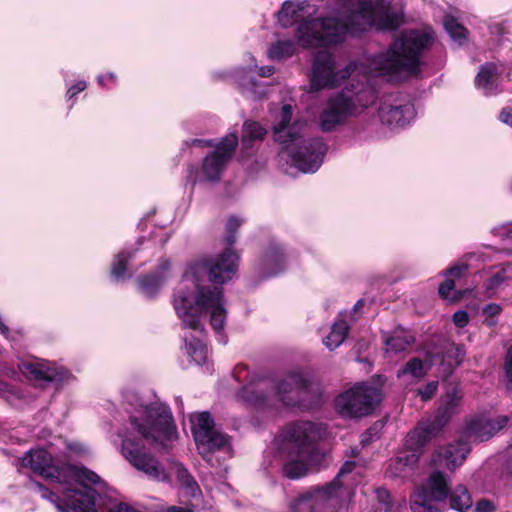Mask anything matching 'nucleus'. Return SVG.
Segmentation results:
<instances>
[{
	"mask_svg": "<svg viewBox=\"0 0 512 512\" xmlns=\"http://www.w3.org/2000/svg\"><path fill=\"white\" fill-rule=\"evenodd\" d=\"M314 12L305 0H286L276 13L278 24L289 28L296 22L295 39L303 48H321L343 42L348 34L367 29L395 30L403 21L401 9L386 0H336L329 15L303 19Z\"/></svg>",
	"mask_w": 512,
	"mask_h": 512,
	"instance_id": "obj_1",
	"label": "nucleus"
},
{
	"mask_svg": "<svg viewBox=\"0 0 512 512\" xmlns=\"http://www.w3.org/2000/svg\"><path fill=\"white\" fill-rule=\"evenodd\" d=\"M242 220L231 216L226 223L225 243L229 246L214 260H203L191 264L175 288L172 303L184 329L203 332L204 323L209 319L218 341L226 344L222 334L226 320L225 300L222 289H209L204 282L224 284L231 280L238 269L239 256L231 249L236 242L235 232Z\"/></svg>",
	"mask_w": 512,
	"mask_h": 512,
	"instance_id": "obj_2",
	"label": "nucleus"
},
{
	"mask_svg": "<svg viewBox=\"0 0 512 512\" xmlns=\"http://www.w3.org/2000/svg\"><path fill=\"white\" fill-rule=\"evenodd\" d=\"M435 41V33L429 26L403 31L386 51L373 56H363L358 62H350L344 69L335 70V60L328 51L314 56L310 87L312 91L334 88L345 78L354 82L359 77L386 76L400 81L420 72L422 54Z\"/></svg>",
	"mask_w": 512,
	"mask_h": 512,
	"instance_id": "obj_3",
	"label": "nucleus"
},
{
	"mask_svg": "<svg viewBox=\"0 0 512 512\" xmlns=\"http://www.w3.org/2000/svg\"><path fill=\"white\" fill-rule=\"evenodd\" d=\"M21 467L57 483L53 490L38 485L43 498L49 500L57 512H98L95 509V490L90 484L100 483V477L86 467L53 463L51 454L45 449L29 450L18 459Z\"/></svg>",
	"mask_w": 512,
	"mask_h": 512,
	"instance_id": "obj_4",
	"label": "nucleus"
},
{
	"mask_svg": "<svg viewBox=\"0 0 512 512\" xmlns=\"http://www.w3.org/2000/svg\"><path fill=\"white\" fill-rule=\"evenodd\" d=\"M238 396L257 410L275 412L292 407L310 410L321 402L319 385L302 373H291L281 380L256 378L244 386Z\"/></svg>",
	"mask_w": 512,
	"mask_h": 512,
	"instance_id": "obj_5",
	"label": "nucleus"
},
{
	"mask_svg": "<svg viewBox=\"0 0 512 512\" xmlns=\"http://www.w3.org/2000/svg\"><path fill=\"white\" fill-rule=\"evenodd\" d=\"M325 433L322 423L311 421H296L282 428L274 440V448L287 478L299 479L309 470L319 468L324 453L316 444Z\"/></svg>",
	"mask_w": 512,
	"mask_h": 512,
	"instance_id": "obj_6",
	"label": "nucleus"
},
{
	"mask_svg": "<svg viewBox=\"0 0 512 512\" xmlns=\"http://www.w3.org/2000/svg\"><path fill=\"white\" fill-rule=\"evenodd\" d=\"M272 134L288 154L292 165L303 173L316 172L323 163L328 147L321 138H304L305 123L293 119V106L283 104L279 109H270Z\"/></svg>",
	"mask_w": 512,
	"mask_h": 512,
	"instance_id": "obj_7",
	"label": "nucleus"
},
{
	"mask_svg": "<svg viewBox=\"0 0 512 512\" xmlns=\"http://www.w3.org/2000/svg\"><path fill=\"white\" fill-rule=\"evenodd\" d=\"M376 100V90L366 81L357 80L326 102L319 116V126L324 132H331L342 125L350 116L363 112Z\"/></svg>",
	"mask_w": 512,
	"mask_h": 512,
	"instance_id": "obj_8",
	"label": "nucleus"
},
{
	"mask_svg": "<svg viewBox=\"0 0 512 512\" xmlns=\"http://www.w3.org/2000/svg\"><path fill=\"white\" fill-rule=\"evenodd\" d=\"M132 427L147 441L167 447L177 439V429L168 406L153 402L140 404L130 414Z\"/></svg>",
	"mask_w": 512,
	"mask_h": 512,
	"instance_id": "obj_9",
	"label": "nucleus"
},
{
	"mask_svg": "<svg viewBox=\"0 0 512 512\" xmlns=\"http://www.w3.org/2000/svg\"><path fill=\"white\" fill-rule=\"evenodd\" d=\"M191 432L199 454L210 465H214V455L219 458L232 457L230 437L215 428L214 420L209 412L193 413L189 416Z\"/></svg>",
	"mask_w": 512,
	"mask_h": 512,
	"instance_id": "obj_10",
	"label": "nucleus"
},
{
	"mask_svg": "<svg viewBox=\"0 0 512 512\" xmlns=\"http://www.w3.org/2000/svg\"><path fill=\"white\" fill-rule=\"evenodd\" d=\"M191 145L214 147V150L203 159L201 168L193 179L194 182H214L220 179L228 162L232 158L235 148L238 145V136L235 132H230L216 144H214L212 140L192 139Z\"/></svg>",
	"mask_w": 512,
	"mask_h": 512,
	"instance_id": "obj_11",
	"label": "nucleus"
},
{
	"mask_svg": "<svg viewBox=\"0 0 512 512\" xmlns=\"http://www.w3.org/2000/svg\"><path fill=\"white\" fill-rule=\"evenodd\" d=\"M382 400L381 389L357 383L335 399L337 412L346 418H359L372 413Z\"/></svg>",
	"mask_w": 512,
	"mask_h": 512,
	"instance_id": "obj_12",
	"label": "nucleus"
},
{
	"mask_svg": "<svg viewBox=\"0 0 512 512\" xmlns=\"http://www.w3.org/2000/svg\"><path fill=\"white\" fill-rule=\"evenodd\" d=\"M448 496V480L444 473L436 471L410 498L413 512H442V503Z\"/></svg>",
	"mask_w": 512,
	"mask_h": 512,
	"instance_id": "obj_13",
	"label": "nucleus"
},
{
	"mask_svg": "<svg viewBox=\"0 0 512 512\" xmlns=\"http://www.w3.org/2000/svg\"><path fill=\"white\" fill-rule=\"evenodd\" d=\"M250 62L246 66L234 68L229 77L239 87L240 92L248 99L259 100L267 94V84L257 81L254 74L266 78L275 72V68L271 65L258 67L256 60L250 56Z\"/></svg>",
	"mask_w": 512,
	"mask_h": 512,
	"instance_id": "obj_14",
	"label": "nucleus"
},
{
	"mask_svg": "<svg viewBox=\"0 0 512 512\" xmlns=\"http://www.w3.org/2000/svg\"><path fill=\"white\" fill-rule=\"evenodd\" d=\"M20 372L36 385L48 383L69 384L74 380L73 374L65 367L41 358L21 361L18 364Z\"/></svg>",
	"mask_w": 512,
	"mask_h": 512,
	"instance_id": "obj_15",
	"label": "nucleus"
},
{
	"mask_svg": "<svg viewBox=\"0 0 512 512\" xmlns=\"http://www.w3.org/2000/svg\"><path fill=\"white\" fill-rule=\"evenodd\" d=\"M338 490V480L312 487L290 503L289 512H332L329 507L338 502Z\"/></svg>",
	"mask_w": 512,
	"mask_h": 512,
	"instance_id": "obj_16",
	"label": "nucleus"
},
{
	"mask_svg": "<svg viewBox=\"0 0 512 512\" xmlns=\"http://www.w3.org/2000/svg\"><path fill=\"white\" fill-rule=\"evenodd\" d=\"M413 104L402 99L398 94L385 97L378 108L381 123L390 129H401L415 118Z\"/></svg>",
	"mask_w": 512,
	"mask_h": 512,
	"instance_id": "obj_17",
	"label": "nucleus"
},
{
	"mask_svg": "<svg viewBox=\"0 0 512 512\" xmlns=\"http://www.w3.org/2000/svg\"><path fill=\"white\" fill-rule=\"evenodd\" d=\"M122 455L138 470L150 478L166 481L168 476L161 465L152 456L142 453L140 444L130 438H124L121 445Z\"/></svg>",
	"mask_w": 512,
	"mask_h": 512,
	"instance_id": "obj_18",
	"label": "nucleus"
},
{
	"mask_svg": "<svg viewBox=\"0 0 512 512\" xmlns=\"http://www.w3.org/2000/svg\"><path fill=\"white\" fill-rule=\"evenodd\" d=\"M507 416L489 418L479 415L472 418L464 428V437L471 442H483L496 435L508 424Z\"/></svg>",
	"mask_w": 512,
	"mask_h": 512,
	"instance_id": "obj_19",
	"label": "nucleus"
},
{
	"mask_svg": "<svg viewBox=\"0 0 512 512\" xmlns=\"http://www.w3.org/2000/svg\"><path fill=\"white\" fill-rule=\"evenodd\" d=\"M432 438V431L428 427H416L405 439L406 450L401 452L395 459L394 464L406 466L413 469L419 460L424 445Z\"/></svg>",
	"mask_w": 512,
	"mask_h": 512,
	"instance_id": "obj_20",
	"label": "nucleus"
},
{
	"mask_svg": "<svg viewBox=\"0 0 512 512\" xmlns=\"http://www.w3.org/2000/svg\"><path fill=\"white\" fill-rule=\"evenodd\" d=\"M461 395L456 388H452L440 398L434 420L428 424H422L419 427H428L432 431V437L458 413L461 404Z\"/></svg>",
	"mask_w": 512,
	"mask_h": 512,
	"instance_id": "obj_21",
	"label": "nucleus"
},
{
	"mask_svg": "<svg viewBox=\"0 0 512 512\" xmlns=\"http://www.w3.org/2000/svg\"><path fill=\"white\" fill-rule=\"evenodd\" d=\"M178 477L181 481L180 495L184 498H190V502L187 506H170L166 512H194L200 507L201 502V491L198 484L189 475L188 471L178 466Z\"/></svg>",
	"mask_w": 512,
	"mask_h": 512,
	"instance_id": "obj_22",
	"label": "nucleus"
},
{
	"mask_svg": "<svg viewBox=\"0 0 512 512\" xmlns=\"http://www.w3.org/2000/svg\"><path fill=\"white\" fill-rule=\"evenodd\" d=\"M469 451L470 447L467 441L459 440L438 450L433 456L432 462L435 465H444L453 471L464 463Z\"/></svg>",
	"mask_w": 512,
	"mask_h": 512,
	"instance_id": "obj_23",
	"label": "nucleus"
},
{
	"mask_svg": "<svg viewBox=\"0 0 512 512\" xmlns=\"http://www.w3.org/2000/svg\"><path fill=\"white\" fill-rule=\"evenodd\" d=\"M286 267V258L283 249L278 244L271 245L261 256L257 269L261 277L275 276Z\"/></svg>",
	"mask_w": 512,
	"mask_h": 512,
	"instance_id": "obj_24",
	"label": "nucleus"
},
{
	"mask_svg": "<svg viewBox=\"0 0 512 512\" xmlns=\"http://www.w3.org/2000/svg\"><path fill=\"white\" fill-rule=\"evenodd\" d=\"M170 265L168 261H164L159 270L151 275H147L138 280L139 288L142 294L146 297H153L157 294L160 287L167 279V271Z\"/></svg>",
	"mask_w": 512,
	"mask_h": 512,
	"instance_id": "obj_25",
	"label": "nucleus"
},
{
	"mask_svg": "<svg viewBox=\"0 0 512 512\" xmlns=\"http://www.w3.org/2000/svg\"><path fill=\"white\" fill-rule=\"evenodd\" d=\"M476 87L485 95H492L497 92V68L493 63H486L481 66L475 78Z\"/></svg>",
	"mask_w": 512,
	"mask_h": 512,
	"instance_id": "obj_26",
	"label": "nucleus"
},
{
	"mask_svg": "<svg viewBox=\"0 0 512 512\" xmlns=\"http://www.w3.org/2000/svg\"><path fill=\"white\" fill-rule=\"evenodd\" d=\"M297 52V43L290 38L278 39L267 49V57L273 61L290 58Z\"/></svg>",
	"mask_w": 512,
	"mask_h": 512,
	"instance_id": "obj_27",
	"label": "nucleus"
},
{
	"mask_svg": "<svg viewBox=\"0 0 512 512\" xmlns=\"http://www.w3.org/2000/svg\"><path fill=\"white\" fill-rule=\"evenodd\" d=\"M184 352L196 364L203 366L206 364L209 351L206 345L197 338L184 336Z\"/></svg>",
	"mask_w": 512,
	"mask_h": 512,
	"instance_id": "obj_28",
	"label": "nucleus"
},
{
	"mask_svg": "<svg viewBox=\"0 0 512 512\" xmlns=\"http://www.w3.org/2000/svg\"><path fill=\"white\" fill-rule=\"evenodd\" d=\"M349 326L343 319H338L331 328L330 333L323 339L324 345L329 350L339 347L348 334Z\"/></svg>",
	"mask_w": 512,
	"mask_h": 512,
	"instance_id": "obj_29",
	"label": "nucleus"
},
{
	"mask_svg": "<svg viewBox=\"0 0 512 512\" xmlns=\"http://www.w3.org/2000/svg\"><path fill=\"white\" fill-rule=\"evenodd\" d=\"M94 507L98 512H143L141 509L134 505H129L124 502L109 500V502H102V498L95 491Z\"/></svg>",
	"mask_w": 512,
	"mask_h": 512,
	"instance_id": "obj_30",
	"label": "nucleus"
},
{
	"mask_svg": "<svg viewBox=\"0 0 512 512\" xmlns=\"http://www.w3.org/2000/svg\"><path fill=\"white\" fill-rule=\"evenodd\" d=\"M414 337L410 334L397 332L394 335L385 338V350L387 353H399L405 351L414 343Z\"/></svg>",
	"mask_w": 512,
	"mask_h": 512,
	"instance_id": "obj_31",
	"label": "nucleus"
},
{
	"mask_svg": "<svg viewBox=\"0 0 512 512\" xmlns=\"http://www.w3.org/2000/svg\"><path fill=\"white\" fill-rule=\"evenodd\" d=\"M425 373L422 360L419 358H412L398 370L397 377L408 382L422 378Z\"/></svg>",
	"mask_w": 512,
	"mask_h": 512,
	"instance_id": "obj_32",
	"label": "nucleus"
},
{
	"mask_svg": "<svg viewBox=\"0 0 512 512\" xmlns=\"http://www.w3.org/2000/svg\"><path fill=\"white\" fill-rule=\"evenodd\" d=\"M267 130L258 122L247 121L243 124L242 142L246 147H250L254 140H262Z\"/></svg>",
	"mask_w": 512,
	"mask_h": 512,
	"instance_id": "obj_33",
	"label": "nucleus"
},
{
	"mask_svg": "<svg viewBox=\"0 0 512 512\" xmlns=\"http://www.w3.org/2000/svg\"><path fill=\"white\" fill-rule=\"evenodd\" d=\"M450 505L454 510L465 512L472 506V499L468 490L462 486H457L450 495Z\"/></svg>",
	"mask_w": 512,
	"mask_h": 512,
	"instance_id": "obj_34",
	"label": "nucleus"
},
{
	"mask_svg": "<svg viewBox=\"0 0 512 512\" xmlns=\"http://www.w3.org/2000/svg\"><path fill=\"white\" fill-rule=\"evenodd\" d=\"M443 25L450 38L457 44L462 45L466 40L467 30L449 15L445 16Z\"/></svg>",
	"mask_w": 512,
	"mask_h": 512,
	"instance_id": "obj_35",
	"label": "nucleus"
},
{
	"mask_svg": "<svg viewBox=\"0 0 512 512\" xmlns=\"http://www.w3.org/2000/svg\"><path fill=\"white\" fill-rule=\"evenodd\" d=\"M132 257V252L125 251L116 255L111 268V275L115 280H120L125 277L127 271V263Z\"/></svg>",
	"mask_w": 512,
	"mask_h": 512,
	"instance_id": "obj_36",
	"label": "nucleus"
},
{
	"mask_svg": "<svg viewBox=\"0 0 512 512\" xmlns=\"http://www.w3.org/2000/svg\"><path fill=\"white\" fill-rule=\"evenodd\" d=\"M508 279L506 269L491 276L486 284V296L492 297L495 291Z\"/></svg>",
	"mask_w": 512,
	"mask_h": 512,
	"instance_id": "obj_37",
	"label": "nucleus"
},
{
	"mask_svg": "<svg viewBox=\"0 0 512 512\" xmlns=\"http://www.w3.org/2000/svg\"><path fill=\"white\" fill-rule=\"evenodd\" d=\"M68 457H84L89 454L88 447L76 440L65 441Z\"/></svg>",
	"mask_w": 512,
	"mask_h": 512,
	"instance_id": "obj_38",
	"label": "nucleus"
},
{
	"mask_svg": "<svg viewBox=\"0 0 512 512\" xmlns=\"http://www.w3.org/2000/svg\"><path fill=\"white\" fill-rule=\"evenodd\" d=\"M466 351L462 345H453L447 352L448 364L458 366L464 359Z\"/></svg>",
	"mask_w": 512,
	"mask_h": 512,
	"instance_id": "obj_39",
	"label": "nucleus"
},
{
	"mask_svg": "<svg viewBox=\"0 0 512 512\" xmlns=\"http://www.w3.org/2000/svg\"><path fill=\"white\" fill-rule=\"evenodd\" d=\"M438 388V382L432 381L429 382L422 390H419V395L421 396L422 400L427 401L430 400L434 394L436 393Z\"/></svg>",
	"mask_w": 512,
	"mask_h": 512,
	"instance_id": "obj_40",
	"label": "nucleus"
},
{
	"mask_svg": "<svg viewBox=\"0 0 512 512\" xmlns=\"http://www.w3.org/2000/svg\"><path fill=\"white\" fill-rule=\"evenodd\" d=\"M504 370L509 388L512 387V346L507 350Z\"/></svg>",
	"mask_w": 512,
	"mask_h": 512,
	"instance_id": "obj_41",
	"label": "nucleus"
},
{
	"mask_svg": "<svg viewBox=\"0 0 512 512\" xmlns=\"http://www.w3.org/2000/svg\"><path fill=\"white\" fill-rule=\"evenodd\" d=\"M87 88V83L85 80H79L74 85L68 87L67 89V99L71 100L74 98L77 94L84 91Z\"/></svg>",
	"mask_w": 512,
	"mask_h": 512,
	"instance_id": "obj_42",
	"label": "nucleus"
},
{
	"mask_svg": "<svg viewBox=\"0 0 512 512\" xmlns=\"http://www.w3.org/2000/svg\"><path fill=\"white\" fill-rule=\"evenodd\" d=\"M453 323L458 328H463L469 323L468 313L464 310H458L453 314Z\"/></svg>",
	"mask_w": 512,
	"mask_h": 512,
	"instance_id": "obj_43",
	"label": "nucleus"
},
{
	"mask_svg": "<svg viewBox=\"0 0 512 512\" xmlns=\"http://www.w3.org/2000/svg\"><path fill=\"white\" fill-rule=\"evenodd\" d=\"M355 467V462H352V461H347L343 464V466L341 467L340 471L338 472L337 476L333 479V480H338V483H339V490H338V497L340 496L341 494V490H342V483L340 481V478L347 474V473H350Z\"/></svg>",
	"mask_w": 512,
	"mask_h": 512,
	"instance_id": "obj_44",
	"label": "nucleus"
},
{
	"mask_svg": "<svg viewBox=\"0 0 512 512\" xmlns=\"http://www.w3.org/2000/svg\"><path fill=\"white\" fill-rule=\"evenodd\" d=\"M410 471L406 466H403L401 464L395 465L394 459L391 460L388 468V472L393 477H402L407 474V472Z\"/></svg>",
	"mask_w": 512,
	"mask_h": 512,
	"instance_id": "obj_45",
	"label": "nucleus"
},
{
	"mask_svg": "<svg viewBox=\"0 0 512 512\" xmlns=\"http://www.w3.org/2000/svg\"><path fill=\"white\" fill-rule=\"evenodd\" d=\"M454 281L453 279L445 280L438 288V293L443 299H447L449 297L450 292L454 289Z\"/></svg>",
	"mask_w": 512,
	"mask_h": 512,
	"instance_id": "obj_46",
	"label": "nucleus"
},
{
	"mask_svg": "<svg viewBox=\"0 0 512 512\" xmlns=\"http://www.w3.org/2000/svg\"><path fill=\"white\" fill-rule=\"evenodd\" d=\"M502 311L500 305L496 303H490L483 308V315L485 317H497Z\"/></svg>",
	"mask_w": 512,
	"mask_h": 512,
	"instance_id": "obj_47",
	"label": "nucleus"
},
{
	"mask_svg": "<svg viewBox=\"0 0 512 512\" xmlns=\"http://www.w3.org/2000/svg\"><path fill=\"white\" fill-rule=\"evenodd\" d=\"M468 269L466 264H459L451 267L445 272V275H450L452 277H460L464 274V272Z\"/></svg>",
	"mask_w": 512,
	"mask_h": 512,
	"instance_id": "obj_48",
	"label": "nucleus"
},
{
	"mask_svg": "<svg viewBox=\"0 0 512 512\" xmlns=\"http://www.w3.org/2000/svg\"><path fill=\"white\" fill-rule=\"evenodd\" d=\"M494 509L495 507L492 502L485 499L478 501L475 506L476 512H493Z\"/></svg>",
	"mask_w": 512,
	"mask_h": 512,
	"instance_id": "obj_49",
	"label": "nucleus"
},
{
	"mask_svg": "<svg viewBox=\"0 0 512 512\" xmlns=\"http://www.w3.org/2000/svg\"><path fill=\"white\" fill-rule=\"evenodd\" d=\"M116 80H117V76L113 72H109L106 75H99L97 77V81H98L99 85L102 87H106L107 82H111V83L115 84Z\"/></svg>",
	"mask_w": 512,
	"mask_h": 512,
	"instance_id": "obj_50",
	"label": "nucleus"
},
{
	"mask_svg": "<svg viewBox=\"0 0 512 512\" xmlns=\"http://www.w3.org/2000/svg\"><path fill=\"white\" fill-rule=\"evenodd\" d=\"M500 120L503 123L508 124L512 127V109H510V108L503 109L502 112L500 113Z\"/></svg>",
	"mask_w": 512,
	"mask_h": 512,
	"instance_id": "obj_51",
	"label": "nucleus"
},
{
	"mask_svg": "<svg viewBox=\"0 0 512 512\" xmlns=\"http://www.w3.org/2000/svg\"><path fill=\"white\" fill-rule=\"evenodd\" d=\"M497 233L501 236H506L512 239V223L506 224L496 229Z\"/></svg>",
	"mask_w": 512,
	"mask_h": 512,
	"instance_id": "obj_52",
	"label": "nucleus"
},
{
	"mask_svg": "<svg viewBox=\"0 0 512 512\" xmlns=\"http://www.w3.org/2000/svg\"><path fill=\"white\" fill-rule=\"evenodd\" d=\"M497 318L496 317H485L484 324L488 327H494L497 324Z\"/></svg>",
	"mask_w": 512,
	"mask_h": 512,
	"instance_id": "obj_53",
	"label": "nucleus"
},
{
	"mask_svg": "<svg viewBox=\"0 0 512 512\" xmlns=\"http://www.w3.org/2000/svg\"><path fill=\"white\" fill-rule=\"evenodd\" d=\"M377 495H378V498L383 500V501L390 497V495H389V493H388V491L386 489H379L377 491Z\"/></svg>",
	"mask_w": 512,
	"mask_h": 512,
	"instance_id": "obj_54",
	"label": "nucleus"
},
{
	"mask_svg": "<svg viewBox=\"0 0 512 512\" xmlns=\"http://www.w3.org/2000/svg\"><path fill=\"white\" fill-rule=\"evenodd\" d=\"M509 61H510V64L512 65V49L509 51Z\"/></svg>",
	"mask_w": 512,
	"mask_h": 512,
	"instance_id": "obj_55",
	"label": "nucleus"
}]
</instances>
